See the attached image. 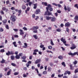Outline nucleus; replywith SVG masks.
<instances>
[{"label": "nucleus", "mask_w": 78, "mask_h": 78, "mask_svg": "<svg viewBox=\"0 0 78 78\" xmlns=\"http://www.w3.org/2000/svg\"><path fill=\"white\" fill-rule=\"evenodd\" d=\"M0 31L1 32H2V31H3V28H0Z\"/></svg>", "instance_id": "obj_53"}, {"label": "nucleus", "mask_w": 78, "mask_h": 78, "mask_svg": "<svg viewBox=\"0 0 78 78\" xmlns=\"http://www.w3.org/2000/svg\"><path fill=\"white\" fill-rule=\"evenodd\" d=\"M65 25L66 27H69V25H70V23L68 22L65 24Z\"/></svg>", "instance_id": "obj_15"}, {"label": "nucleus", "mask_w": 78, "mask_h": 78, "mask_svg": "<svg viewBox=\"0 0 78 78\" xmlns=\"http://www.w3.org/2000/svg\"><path fill=\"white\" fill-rule=\"evenodd\" d=\"M5 61L6 60H5L4 59L2 58V61H1V63H2V64H3Z\"/></svg>", "instance_id": "obj_17"}, {"label": "nucleus", "mask_w": 78, "mask_h": 78, "mask_svg": "<svg viewBox=\"0 0 78 78\" xmlns=\"http://www.w3.org/2000/svg\"><path fill=\"white\" fill-rule=\"evenodd\" d=\"M67 9L68 11H70L71 9L70 7H68Z\"/></svg>", "instance_id": "obj_56"}, {"label": "nucleus", "mask_w": 78, "mask_h": 78, "mask_svg": "<svg viewBox=\"0 0 78 78\" xmlns=\"http://www.w3.org/2000/svg\"><path fill=\"white\" fill-rule=\"evenodd\" d=\"M24 34V32H20V35H22Z\"/></svg>", "instance_id": "obj_54"}, {"label": "nucleus", "mask_w": 78, "mask_h": 78, "mask_svg": "<svg viewBox=\"0 0 78 78\" xmlns=\"http://www.w3.org/2000/svg\"><path fill=\"white\" fill-rule=\"evenodd\" d=\"M47 73V72L46 71H44L43 73V74L44 75H45Z\"/></svg>", "instance_id": "obj_37"}, {"label": "nucleus", "mask_w": 78, "mask_h": 78, "mask_svg": "<svg viewBox=\"0 0 78 78\" xmlns=\"http://www.w3.org/2000/svg\"><path fill=\"white\" fill-rule=\"evenodd\" d=\"M33 37L36 39H37V38H38L37 35H33Z\"/></svg>", "instance_id": "obj_16"}, {"label": "nucleus", "mask_w": 78, "mask_h": 78, "mask_svg": "<svg viewBox=\"0 0 78 78\" xmlns=\"http://www.w3.org/2000/svg\"><path fill=\"white\" fill-rule=\"evenodd\" d=\"M11 9L12 10H14V9H15V8L14 7H11Z\"/></svg>", "instance_id": "obj_55"}, {"label": "nucleus", "mask_w": 78, "mask_h": 78, "mask_svg": "<svg viewBox=\"0 0 78 78\" xmlns=\"http://www.w3.org/2000/svg\"><path fill=\"white\" fill-rule=\"evenodd\" d=\"M48 49H50V50H51L52 48V46H48Z\"/></svg>", "instance_id": "obj_40"}, {"label": "nucleus", "mask_w": 78, "mask_h": 78, "mask_svg": "<svg viewBox=\"0 0 78 78\" xmlns=\"http://www.w3.org/2000/svg\"><path fill=\"white\" fill-rule=\"evenodd\" d=\"M56 30L57 31H58V32H60L61 31V30L60 29L58 28Z\"/></svg>", "instance_id": "obj_45"}, {"label": "nucleus", "mask_w": 78, "mask_h": 78, "mask_svg": "<svg viewBox=\"0 0 78 78\" xmlns=\"http://www.w3.org/2000/svg\"><path fill=\"white\" fill-rule=\"evenodd\" d=\"M5 28H6V29H7V30H8L9 29V27L8 26V25H6L5 26Z\"/></svg>", "instance_id": "obj_51"}, {"label": "nucleus", "mask_w": 78, "mask_h": 78, "mask_svg": "<svg viewBox=\"0 0 78 78\" xmlns=\"http://www.w3.org/2000/svg\"><path fill=\"white\" fill-rule=\"evenodd\" d=\"M70 69H71V70H73L74 69V67L72 66V65H70Z\"/></svg>", "instance_id": "obj_18"}, {"label": "nucleus", "mask_w": 78, "mask_h": 78, "mask_svg": "<svg viewBox=\"0 0 78 78\" xmlns=\"http://www.w3.org/2000/svg\"><path fill=\"white\" fill-rule=\"evenodd\" d=\"M48 30H52V27H48Z\"/></svg>", "instance_id": "obj_34"}, {"label": "nucleus", "mask_w": 78, "mask_h": 78, "mask_svg": "<svg viewBox=\"0 0 78 78\" xmlns=\"http://www.w3.org/2000/svg\"><path fill=\"white\" fill-rule=\"evenodd\" d=\"M74 20H78V16H76L74 18Z\"/></svg>", "instance_id": "obj_27"}, {"label": "nucleus", "mask_w": 78, "mask_h": 78, "mask_svg": "<svg viewBox=\"0 0 78 78\" xmlns=\"http://www.w3.org/2000/svg\"><path fill=\"white\" fill-rule=\"evenodd\" d=\"M65 40H66V39L65 38H64L63 37L61 39V41L63 42V43H66V41H65Z\"/></svg>", "instance_id": "obj_9"}, {"label": "nucleus", "mask_w": 78, "mask_h": 78, "mask_svg": "<svg viewBox=\"0 0 78 78\" xmlns=\"http://www.w3.org/2000/svg\"><path fill=\"white\" fill-rule=\"evenodd\" d=\"M22 8L23 9H26V6L24 5H23L22 6Z\"/></svg>", "instance_id": "obj_28"}, {"label": "nucleus", "mask_w": 78, "mask_h": 78, "mask_svg": "<svg viewBox=\"0 0 78 78\" xmlns=\"http://www.w3.org/2000/svg\"><path fill=\"white\" fill-rule=\"evenodd\" d=\"M30 8L29 7H28L27 8V9L25 10V12L26 14H27V12L29 11H30Z\"/></svg>", "instance_id": "obj_14"}, {"label": "nucleus", "mask_w": 78, "mask_h": 78, "mask_svg": "<svg viewBox=\"0 0 78 78\" xmlns=\"http://www.w3.org/2000/svg\"><path fill=\"white\" fill-rule=\"evenodd\" d=\"M57 12H58V13H60L61 12V11H60V10H57Z\"/></svg>", "instance_id": "obj_59"}, {"label": "nucleus", "mask_w": 78, "mask_h": 78, "mask_svg": "<svg viewBox=\"0 0 78 78\" xmlns=\"http://www.w3.org/2000/svg\"><path fill=\"white\" fill-rule=\"evenodd\" d=\"M23 29L25 31H27V28L26 27H24L23 28Z\"/></svg>", "instance_id": "obj_33"}, {"label": "nucleus", "mask_w": 78, "mask_h": 78, "mask_svg": "<svg viewBox=\"0 0 78 78\" xmlns=\"http://www.w3.org/2000/svg\"><path fill=\"white\" fill-rule=\"evenodd\" d=\"M78 72V69H75V73H76Z\"/></svg>", "instance_id": "obj_36"}, {"label": "nucleus", "mask_w": 78, "mask_h": 78, "mask_svg": "<svg viewBox=\"0 0 78 78\" xmlns=\"http://www.w3.org/2000/svg\"><path fill=\"white\" fill-rule=\"evenodd\" d=\"M0 52L1 53H4V52H5V50L4 49H1Z\"/></svg>", "instance_id": "obj_29"}, {"label": "nucleus", "mask_w": 78, "mask_h": 78, "mask_svg": "<svg viewBox=\"0 0 78 78\" xmlns=\"http://www.w3.org/2000/svg\"><path fill=\"white\" fill-rule=\"evenodd\" d=\"M6 55L7 56H9V55H10V51H8V52L6 53Z\"/></svg>", "instance_id": "obj_20"}, {"label": "nucleus", "mask_w": 78, "mask_h": 78, "mask_svg": "<svg viewBox=\"0 0 78 78\" xmlns=\"http://www.w3.org/2000/svg\"><path fill=\"white\" fill-rule=\"evenodd\" d=\"M38 28V27H33V33H37V29Z\"/></svg>", "instance_id": "obj_3"}, {"label": "nucleus", "mask_w": 78, "mask_h": 78, "mask_svg": "<svg viewBox=\"0 0 78 78\" xmlns=\"http://www.w3.org/2000/svg\"><path fill=\"white\" fill-rule=\"evenodd\" d=\"M27 75H26V74H23V77H27Z\"/></svg>", "instance_id": "obj_60"}, {"label": "nucleus", "mask_w": 78, "mask_h": 78, "mask_svg": "<svg viewBox=\"0 0 78 78\" xmlns=\"http://www.w3.org/2000/svg\"><path fill=\"white\" fill-rule=\"evenodd\" d=\"M44 47V45L41 44L40 46V48H43Z\"/></svg>", "instance_id": "obj_46"}, {"label": "nucleus", "mask_w": 78, "mask_h": 78, "mask_svg": "<svg viewBox=\"0 0 78 78\" xmlns=\"http://www.w3.org/2000/svg\"><path fill=\"white\" fill-rule=\"evenodd\" d=\"M19 56L20 57V56H23V53H20L19 55Z\"/></svg>", "instance_id": "obj_42"}, {"label": "nucleus", "mask_w": 78, "mask_h": 78, "mask_svg": "<svg viewBox=\"0 0 78 78\" xmlns=\"http://www.w3.org/2000/svg\"><path fill=\"white\" fill-rule=\"evenodd\" d=\"M12 66H14V67H15V66H16V65L14 63H11Z\"/></svg>", "instance_id": "obj_38"}, {"label": "nucleus", "mask_w": 78, "mask_h": 78, "mask_svg": "<svg viewBox=\"0 0 78 78\" xmlns=\"http://www.w3.org/2000/svg\"><path fill=\"white\" fill-rule=\"evenodd\" d=\"M52 5H55V6H58V4H57L56 3H53L52 4Z\"/></svg>", "instance_id": "obj_44"}, {"label": "nucleus", "mask_w": 78, "mask_h": 78, "mask_svg": "<svg viewBox=\"0 0 78 78\" xmlns=\"http://www.w3.org/2000/svg\"><path fill=\"white\" fill-rule=\"evenodd\" d=\"M41 59H37L35 62V64H38V63L41 62Z\"/></svg>", "instance_id": "obj_6"}, {"label": "nucleus", "mask_w": 78, "mask_h": 78, "mask_svg": "<svg viewBox=\"0 0 78 78\" xmlns=\"http://www.w3.org/2000/svg\"><path fill=\"white\" fill-rule=\"evenodd\" d=\"M21 58H22V59H24L25 60L26 59V57L25 56H23L22 57H21Z\"/></svg>", "instance_id": "obj_52"}, {"label": "nucleus", "mask_w": 78, "mask_h": 78, "mask_svg": "<svg viewBox=\"0 0 78 78\" xmlns=\"http://www.w3.org/2000/svg\"><path fill=\"white\" fill-rule=\"evenodd\" d=\"M13 30H14L15 31H18V29H13Z\"/></svg>", "instance_id": "obj_61"}, {"label": "nucleus", "mask_w": 78, "mask_h": 78, "mask_svg": "<svg viewBox=\"0 0 78 78\" xmlns=\"http://www.w3.org/2000/svg\"><path fill=\"white\" fill-rule=\"evenodd\" d=\"M29 5L30 6H31V5L32 3H33L32 2H29Z\"/></svg>", "instance_id": "obj_58"}, {"label": "nucleus", "mask_w": 78, "mask_h": 78, "mask_svg": "<svg viewBox=\"0 0 78 78\" xmlns=\"http://www.w3.org/2000/svg\"><path fill=\"white\" fill-rule=\"evenodd\" d=\"M77 62H78V61L76 60H75L74 62H73V64H74V65H76L77 64Z\"/></svg>", "instance_id": "obj_24"}, {"label": "nucleus", "mask_w": 78, "mask_h": 78, "mask_svg": "<svg viewBox=\"0 0 78 78\" xmlns=\"http://www.w3.org/2000/svg\"><path fill=\"white\" fill-rule=\"evenodd\" d=\"M6 3L7 5H8L9 3V1H7L6 2Z\"/></svg>", "instance_id": "obj_57"}, {"label": "nucleus", "mask_w": 78, "mask_h": 78, "mask_svg": "<svg viewBox=\"0 0 78 78\" xmlns=\"http://www.w3.org/2000/svg\"><path fill=\"white\" fill-rule=\"evenodd\" d=\"M77 52H74V53H72V52H70L68 53V55H71L72 56H74V55H77Z\"/></svg>", "instance_id": "obj_7"}, {"label": "nucleus", "mask_w": 78, "mask_h": 78, "mask_svg": "<svg viewBox=\"0 0 78 78\" xmlns=\"http://www.w3.org/2000/svg\"><path fill=\"white\" fill-rule=\"evenodd\" d=\"M2 22L4 24H5V23L7 22V21H6V20H5L3 21Z\"/></svg>", "instance_id": "obj_35"}, {"label": "nucleus", "mask_w": 78, "mask_h": 78, "mask_svg": "<svg viewBox=\"0 0 78 78\" xmlns=\"http://www.w3.org/2000/svg\"><path fill=\"white\" fill-rule=\"evenodd\" d=\"M64 9L65 10V11H66L67 10V8H66V6L65 5H64Z\"/></svg>", "instance_id": "obj_63"}, {"label": "nucleus", "mask_w": 78, "mask_h": 78, "mask_svg": "<svg viewBox=\"0 0 78 78\" xmlns=\"http://www.w3.org/2000/svg\"><path fill=\"white\" fill-rule=\"evenodd\" d=\"M51 18V17H50L48 16H45V19H46L47 20H50Z\"/></svg>", "instance_id": "obj_10"}, {"label": "nucleus", "mask_w": 78, "mask_h": 78, "mask_svg": "<svg viewBox=\"0 0 78 78\" xmlns=\"http://www.w3.org/2000/svg\"><path fill=\"white\" fill-rule=\"evenodd\" d=\"M10 73H11V71H9L7 73V75H10Z\"/></svg>", "instance_id": "obj_48"}, {"label": "nucleus", "mask_w": 78, "mask_h": 78, "mask_svg": "<svg viewBox=\"0 0 78 78\" xmlns=\"http://www.w3.org/2000/svg\"><path fill=\"white\" fill-rule=\"evenodd\" d=\"M14 36L15 37H19V36L17 35H15Z\"/></svg>", "instance_id": "obj_64"}, {"label": "nucleus", "mask_w": 78, "mask_h": 78, "mask_svg": "<svg viewBox=\"0 0 78 78\" xmlns=\"http://www.w3.org/2000/svg\"><path fill=\"white\" fill-rule=\"evenodd\" d=\"M15 58L16 59H20V57L19 56H19L18 55H16L15 56Z\"/></svg>", "instance_id": "obj_25"}, {"label": "nucleus", "mask_w": 78, "mask_h": 78, "mask_svg": "<svg viewBox=\"0 0 78 78\" xmlns=\"http://www.w3.org/2000/svg\"><path fill=\"white\" fill-rule=\"evenodd\" d=\"M46 9L47 11L45 12L44 15H48V16H50V15H51L52 13L48 11V8H46Z\"/></svg>", "instance_id": "obj_1"}, {"label": "nucleus", "mask_w": 78, "mask_h": 78, "mask_svg": "<svg viewBox=\"0 0 78 78\" xmlns=\"http://www.w3.org/2000/svg\"><path fill=\"white\" fill-rule=\"evenodd\" d=\"M16 17L14 16H11L10 17V20L12 22H15L16 20Z\"/></svg>", "instance_id": "obj_2"}, {"label": "nucleus", "mask_w": 78, "mask_h": 78, "mask_svg": "<svg viewBox=\"0 0 78 78\" xmlns=\"http://www.w3.org/2000/svg\"><path fill=\"white\" fill-rule=\"evenodd\" d=\"M58 59H63V57L62 56H60L58 57Z\"/></svg>", "instance_id": "obj_21"}, {"label": "nucleus", "mask_w": 78, "mask_h": 78, "mask_svg": "<svg viewBox=\"0 0 78 78\" xmlns=\"http://www.w3.org/2000/svg\"><path fill=\"white\" fill-rule=\"evenodd\" d=\"M14 54V53L12 51H11L10 52V55H12Z\"/></svg>", "instance_id": "obj_43"}, {"label": "nucleus", "mask_w": 78, "mask_h": 78, "mask_svg": "<svg viewBox=\"0 0 78 78\" xmlns=\"http://www.w3.org/2000/svg\"><path fill=\"white\" fill-rule=\"evenodd\" d=\"M48 7L46 8H48V9L49 10V11H53V9L52 7H51V5L50 4H48L47 5Z\"/></svg>", "instance_id": "obj_4"}, {"label": "nucleus", "mask_w": 78, "mask_h": 78, "mask_svg": "<svg viewBox=\"0 0 78 78\" xmlns=\"http://www.w3.org/2000/svg\"><path fill=\"white\" fill-rule=\"evenodd\" d=\"M40 20H41V21H42V20H43V17L42 16H41L40 17Z\"/></svg>", "instance_id": "obj_49"}, {"label": "nucleus", "mask_w": 78, "mask_h": 78, "mask_svg": "<svg viewBox=\"0 0 78 78\" xmlns=\"http://www.w3.org/2000/svg\"><path fill=\"white\" fill-rule=\"evenodd\" d=\"M48 69L49 71V72H51V67H49L48 68Z\"/></svg>", "instance_id": "obj_26"}, {"label": "nucleus", "mask_w": 78, "mask_h": 78, "mask_svg": "<svg viewBox=\"0 0 78 78\" xmlns=\"http://www.w3.org/2000/svg\"><path fill=\"white\" fill-rule=\"evenodd\" d=\"M19 74V72H16L14 73V75H17Z\"/></svg>", "instance_id": "obj_41"}, {"label": "nucleus", "mask_w": 78, "mask_h": 78, "mask_svg": "<svg viewBox=\"0 0 78 78\" xmlns=\"http://www.w3.org/2000/svg\"><path fill=\"white\" fill-rule=\"evenodd\" d=\"M77 77H78V76L76 75H75L73 76V78H77Z\"/></svg>", "instance_id": "obj_47"}, {"label": "nucleus", "mask_w": 78, "mask_h": 78, "mask_svg": "<svg viewBox=\"0 0 78 78\" xmlns=\"http://www.w3.org/2000/svg\"><path fill=\"white\" fill-rule=\"evenodd\" d=\"M50 41H51V42H50L51 44V45H54V43H53V40L51 39Z\"/></svg>", "instance_id": "obj_19"}, {"label": "nucleus", "mask_w": 78, "mask_h": 78, "mask_svg": "<svg viewBox=\"0 0 78 78\" xmlns=\"http://www.w3.org/2000/svg\"><path fill=\"white\" fill-rule=\"evenodd\" d=\"M76 46L74 44H72V47H70V48L71 50H74L75 48H76Z\"/></svg>", "instance_id": "obj_5"}, {"label": "nucleus", "mask_w": 78, "mask_h": 78, "mask_svg": "<svg viewBox=\"0 0 78 78\" xmlns=\"http://www.w3.org/2000/svg\"><path fill=\"white\" fill-rule=\"evenodd\" d=\"M45 30L47 33H48V32H49V30L48 29H45Z\"/></svg>", "instance_id": "obj_50"}, {"label": "nucleus", "mask_w": 78, "mask_h": 78, "mask_svg": "<svg viewBox=\"0 0 78 78\" xmlns=\"http://www.w3.org/2000/svg\"><path fill=\"white\" fill-rule=\"evenodd\" d=\"M62 66H63L64 67H66V64H65V62H63L62 63Z\"/></svg>", "instance_id": "obj_32"}, {"label": "nucleus", "mask_w": 78, "mask_h": 78, "mask_svg": "<svg viewBox=\"0 0 78 78\" xmlns=\"http://www.w3.org/2000/svg\"><path fill=\"white\" fill-rule=\"evenodd\" d=\"M39 12H40V10H39V9H37L35 11V14H37L39 13Z\"/></svg>", "instance_id": "obj_12"}, {"label": "nucleus", "mask_w": 78, "mask_h": 78, "mask_svg": "<svg viewBox=\"0 0 78 78\" xmlns=\"http://www.w3.org/2000/svg\"><path fill=\"white\" fill-rule=\"evenodd\" d=\"M35 70L37 71V73H38V75L39 76H41V74L39 73V71H38V69H35Z\"/></svg>", "instance_id": "obj_13"}, {"label": "nucleus", "mask_w": 78, "mask_h": 78, "mask_svg": "<svg viewBox=\"0 0 78 78\" xmlns=\"http://www.w3.org/2000/svg\"><path fill=\"white\" fill-rule=\"evenodd\" d=\"M56 18H55V17L53 16L52 17H51V22H55L56 21Z\"/></svg>", "instance_id": "obj_8"}, {"label": "nucleus", "mask_w": 78, "mask_h": 78, "mask_svg": "<svg viewBox=\"0 0 78 78\" xmlns=\"http://www.w3.org/2000/svg\"><path fill=\"white\" fill-rule=\"evenodd\" d=\"M58 76L59 78H61L62 76H63V74H62V75H58Z\"/></svg>", "instance_id": "obj_39"}, {"label": "nucleus", "mask_w": 78, "mask_h": 78, "mask_svg": "<svg viewBox=\"0 0 78 78\" xmlns=\"http://www.w3.org/2000/svg\"><path fill=\"white\" fill-rule=\"evenodd\" d=\"M24 45L25 46H23V48H27V46H28L27 44V43H24Z\"/></svg>", "instance_id": "obj_11"}, {"label": "nucleus", "mask_w": 78, "mask_h": 78, "mask_svg": "<svg viewBox=\"0 0 78 78\" xmlns=\"http://www.w3.org/2000/svg\"><path fill=\"white\" fill-rule=\"evenodd\" d=\"M67 73L69 75L70 74V72L69 71H67Z\"/></svg>", "instance_id": "obj_62"}, {"label": "nucleus", "mask_w": 78, "mask_h": 78, "mask_svg": "<svg viewBox=\"0 0 78 78\" xmlns=\"http://www.w3.org/2000/svg\"><path fill=\"white\" fill-rule=\"evenodd\" d=\"M42 5H44L45 6H47V2H42Z\"/></svg>", "instance_id": "obj_23"}, {"label": "nucleus", "mask_w": 78, "mask_h": 78, "mask_svg": "<svg viewBox=\"0 0 78 78\" xmlns=\"http://www.w3.org/2000/svg\"><path fill=\"white\" fill-rule=\"evenodd\" d=\"M34 9H36L37 8V3L34 4Z\"/></svg>", "instance_id": "obj_22"}, {"label": "nucleus", "mask_w": 78, "mask_h": 78, "mask_svg": "<svg viewBox=\"0 0 78 78\" xmlns=\"http://www.w3.org/2000/svg\"><path fill=\"white\" fill-rule=\"evenodd\" d=\"M11 59L12 60H14V55H12L11 56Z\"/></svg>", "instance_id": "obj_30"}, {"label": "nucleus", "mask_w": 78, "mask_h": 78, "mask_svg": "<svg viewBox=\"0 0 78 78\" xmlns=\"http://www.w3.org/2000/svg\"><path fill=\"white\" fill-rule=\"evenodd\" d=\"M27 35H28V34H26L25 35H24V36H23L22 37L23 39H25V37H26V36H27Z\"/></svg>", "instance_id": "obj_31"}]
</instances>
